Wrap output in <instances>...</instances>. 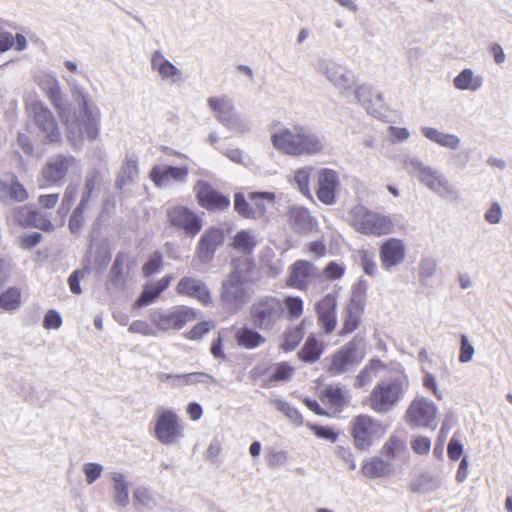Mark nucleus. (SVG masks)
<instances>
[{"instance_id": "obj_62", "label": "nucleus", "mask_w": 512, "mask_h": 512, "mask_svg": "<svg viewBox=\"0 0 512 512\" xmlns=\"http://www.w3.org/2000/svg\"><path fill=\"white\" fill-rule=\"evenodd\" d=\"M293 373H294V369L286 362H282L277 365L274 373L271 376V380H273V381L289 380L292 377Z\"/></svg>"}, {"instance_id": "obj_30", "label": "nucleus", "mask_w": 512, "mask_h": 512, "mask_svg": "<svg viewBox=\"0 0 512 512\" xmlns=\"http://www.w3.org/2000/svg\"><path fill=\"white\" fill-rule=\"evenodd\" d=\"M421 133L431 142L450 150H457L461 144V139L457 135L444 133L433 127L423 126Z\"/></svg>"}, {"instance_id": "obj_18", "label": "nucleus", "mask_w": 512, "mask_h": 512, "mask_svg": "<svg viewBox=\"0 0 512 512\" xmlns=\"http://www.w3.org/2000/svg\"><path fill=\"white\" fill-rule=\"evenodd\" d=\"M169 223L186 235L194 237L202 229V218L185 206L169 207L166 211Z\"/></svg>"}, {"instance_id": "obj_53", "label": "nucleus", "mask_w": 512, "mask_h": 512, "mask_svg": "<svg viewBox=\"0 0 512 512\" xmlns=\"http://www.w3.org/2000/svg\"><path fill=\"white\" fill-rule=\"evenodd\" d=\"M359 260L364 272L369 276H375L378 272L377 263L374 260V254L368 250L359 252Z\"/></svg>"}, {"instance_id": "obj_5", "label": "nucleus", "mask_w": 512, "mask_h": 512, "mask_svg": "<svg viewBox=\"0 0 512 512\" xmlns=\"http://www.w3.org/2000/svg\"><path fill=\"white\" fill-rule=\"evenodd\" d=\"M349 224L360 234L380 237L394 230V222L389 215L373 211L362 204L353 206L349 212Z\"/></svg>"}, {"instance_id": "obj_3", "label": "nucleus", "mask_w": 512, "mask_h": 512, "mask_svg": "<svg viewBox=\"0 0 512 512\" xmlns=\"http://www.w3.org/2000/svg\"><path fill=\"white\" fill-rule=\"evenodd\" d=\"M231 271L222 281L220 301L229 313H237L252 296L249 278V263L246 260L233 259Z\"/></svg>"}, {"instance_id": "obj_35", "label": "nucleus", "mask_w": 512, "mask_h": 512, "mask_svg": "<svg viewBox=\"0 0 512 512\" xmlns=\"http://www.w3.org/2000/svg\"><path fill=\"white\" fill-rule=\"evenodd\" d=\"M314 167L307 165L300 167L291 172L288 177V182L294 185L298 191L307 198H311L310 182Z\"/></svg>"}, {"instance_id": "obj_25", "label": "nucleus", "mask_w": 512, "mask_h": 512, "mask_svg": "<svg viewBox=\"0 0 512 512\" xmlns=\"http://www.w3.org/2000/svg\"><path fill=\"white\" fill-rule=\"evenodd\" d=\"M336 307V298L331 294H327L316 304L318 322L326 334L332 333L336 327Z\"/></svg>"}, {"instance_id": "obj_23", "label": "nucleus", "mask_w": 512, "mask_h": 512, "mask_svg": "<svg viewBox=\"0 0 512 512\" xmlns=\"http://www.w3.org/2000/svg\"><path fill=\"white\" fill-rule=\"evenodd\" d=\"M224 236L221 230L211 228L207 230L198 242L196 249L197 258L203 263H209L214 258L217 248L222 245Z\"/></svg>"}, {"instance_id": "obj_7", "label": "nucleus", "mask_w": 512, "mask_h": 512, "mask_svg": "<svg viewBox=\"0 0 512 512\" xmlns=\"http://www.w3.org/2000/svg\"><path fill=\"white\" fill-rule=\"evenodd\" d=\"M185 436L182 419L173 410L158 407L154 420V437L163 445H175Z\"/></svg>"}, {"instance_id": "obj_8", "label": "nucleus", "mask_w": 512, "mask_h": 512, "mask_svg": "<svg viewBox=\"0 0 512 512\" xmlns=\"http://www.w3.org/2000/svg\"><path fill=\"white\" fill-rule=\"evenodd\" d=\"M283 315L284 305L277 297H261L250 306L251 322L262 331L273 330Z\"/></svg>"}, {"instance_id": "obj_4", "label": "nucleus", "mask_w": 512, "mask_h": 512, "mask_svg": "<svg viewBox=\"0 0 512 512\" xmlns=\"http://www.w3.org/2000/svg\"><path fill=\"white\" fill-rule=\"evenodd\" d=\"M402 163L409 175L439 198L449 202L460 199L459 190L440 170L426 165L417 157H405Z\"/></svg>"}, {"instance_id": "obj_64", "label": "nucleus", "mask_w": 512, "mask_h": 512, "mask_svg": "<svg viewBox=\"0 0 512 512\" xmlns=\"http://www.w3.org/2000/svg\"><path fill=\"white\" fill-rule=\"evenodd\" d=\"M102 180L100 171L94 169L87 173L83 190L93 193L99 187Z\"/></svg>"}, {"instance_id": "obj_63", "label": "nucleus", "mask_w": 512, "mask_h": 512, "mask_svg": "<svg viewBox=\"0 0 512 512\" xmlns=\"http://www.w3.org/2000/svg\"><path fill=\"white\" fill-rule=\"evenodd\" d=\"M129 332L135 333V334H141L144 336H155L156 332L155 330L145 321L136 320L133 321L129 328Z\"/></svg>"}, {"instance_id": "obj_20", "label": "nucleus", "mask_w": 512, "mask_h": 512, "mask_svg": "<svg viewBox=\"0 0 512 512\" xmlns=\"http://www.w3.org/2000/svg\"><path fill=\"white\" fill-rule=\"evenodd\" d=\"M194 191L199 204L207 210H225L230 206L229 198L217 192L206 181H198Z\"/></svg>"}, {"instance_id": "obj_44", "label": "nucleus", "mask_w": 512, "mask_h": 512, "mask_svg": "<svg viewBox=\"0 0 512 512\" xmlns=\"http://www.w3.org/2000/svg\"><path fill=\"white\" fill-rule=\"evenodd\" d=\"M234 208L238 214L248 219H256L261 217L265 211V207L255 210L245 199L242 193H236L234 196Z\"/></svg>"}, {"instance_id": "obj_61", "label": "nucleus", "mask_w": 512, "mask_h": 512, "mask_svg": "<svg viewBox=\"0 0 512 512\" xmlns=\"http://www.w3.org/2000/svg\"><path fill=\"white\" fill-rule=\"evenodd\" d=\"M437 270V263L430 258L422 259L419 263V276L421 279H428L432 277Z\"/></svg>"}, {"instance_id": "obj_11", "label": "nucleus", "mask_w": 512, "mask_h": 512, "mask_svg": "<svg viewBox=\"0 0 512 512\" xmlns=\"http://www.w3.org/2000/svg\"><path fill=\"white\" fill-rule=\"evenodd\" d=\"M71 170H80V162L74 156L56 154L49 157L40 172V187L62 186Z\"/></svg>"}, {"instance_id": "obj_57", "label": "nucleus", "mask_w": 512, "mask_h": 512, "mask_svg": "<svg viewBox=\"0 0 512 512\" xmlns=\"http://www.w3.org/2000/svg\"><path fill=\"white\" fill-rule=\"evenodd\" d=\"M503 210L499 202L494 201L484 214V219L489 224L496 225L502 221Z\"/></svg>"}, {"instance_id": "obj_48", "label": "nucleus", "mask_w": 512, "mask_h": 512, "mask_svg": "<svg viewBox=\"0 0 512 512\" xmlns=\"http://www.w3.org/2000/svg\"><path fill=\"white\" fill-rule=\"evenodd\" d=\"M77 195V186L75 184L67 185L63 193L61 204L58 208V214L62 215V217H65L70 211L72 205L74 204Z\"/></svg>"}, {"instance_id": "obj_42", "label": "nucleus", "mask_w": 512, "mask_h": 512, "mask_svg": "<svg viewBox=\"0 0 512 512\" xmlns=\"http://www.w3.org/2000/svg\"><path fill=\"white\" fill-rule=\"evenodd\" d=\"M361 309L358 304L351 302L343 311V328L341 334H349L357 329L360 322Z\"/></svg>"}, {"instance_id": "obj_60", "label": "nucleus", "mask_w": 512, "mask_h": 512, "mask_svg": "<svg viewBox=\"0 0 512 512\" xmlns=\"http://www.w3.org/2000/svg\"><path fill=\"white\" fill-rule=\"evenodd\" d=\"M84 212V210L77 207L73 210L69 220V230L71 233L78 234L83 228L85 222Z\"/></svg>"}, {"instance_id": "obj_13", "label": "nucleus", "mask_w": 512, "mask_h": 512, "mask_svg": "<svg viewBox=\"0 0 512 512\" xmlns=\"http://www.w3.org/2000/svg\"><path fill=\"white\" fill-rule=\"evenodd\" d=\"M195 318V311L186 306H175L168 310L153 309L149 314L152 324L163 332L180 330Z\"/></svg>"}, {"instance_id": "obj_59", "label": "nucleus", "mask_w": 512, "mask_h": 512, "mask_svg": "<svg viewBox=\"0 0 512 512\" xmlns=\"http://www.w3.org/2000/svg\"><path fill=\"white\" fill-rule=\"evenodd\" d=\"M89 273L88 268L75 270L68 278V285L73 294L79 295L82 290L80 287V280Z\"/></svg>"}, {"instance_id": "obj_16", "label": "nucleus", "mask_w": 512, "mask_h": 512, "mask_svg": "<svg viewBox=\"0 0 512 512\" xmlns=\"http://www.w3.org/2000/svg\"><path fill=\"white\" fill-rule=\"evenodd\" d=\"M316 180L317 199L325 205H334L341 186L339 173L334 169L321 168L317 172Z\"/></svg>"}, {"instance_id": "obj_17", "label": "nucleus", "mask_w": 512, "mask_h": 512, "mask_svg": "<svg viewBox=\"0 0 512 512\" xmlns=\"http://www.w3.org/2000/svg\"><path fill=\"white\" fill-rule=\"evenodd\" d=\"M437 407L433 401L424 397L415 398L406 411L407 422L415 427L434 428Z\"/></svg>"}, {"instance_id": "obj_54", "label": "nucleus", "mask_w": 512, "mask_h": 512, "mask_svg": "<svg viewBox=\"0 0 512 512\" xmlns=\"http://www.w3.org/2000/svg\"><path fill=\"white\" fill-rule=\"evenodd\" d=\"M161 293L162 291L159 290L155 283L149 284L144 288L135 305L138 307L146 306L152 303Z\"/></svg>"}, {"instance_id": "obj_9", "label": "nucleus", "mask_w": 512, "mask_h": 512, "mask_svg": "<svg viewBox=\"0 0 512 512\" xmlns=\"http://www.w3.org/2000/svg\"><path fill=\"white\" fill-rule=\"evenodd\" d=\"M314 68L317 73L324 76L346 98L351 96L356 85L354 73L347 67L329 58L317 59Z\"/></svg>"}, {"instance_id": "obj_36", "label": "nucleus", "mask_w": 512, "mask_h": 512, "mask_svg": "<svg viewBox=\"0 0 512 512\" xmlns=\"http://www.w3.org/2000/svg\"><path fill=\"white\" fill-rule=\"evenodd\" d=\"M257 237L251 230H241L235 234L230 243L241 254H250L257 245Z\"/></svg>"}, {"instance_id": "obj_58", "label": "nucleus", "mask_w": 512, "mask_h": 512, "mask_svg": "<svg viewBox=\"0 0 512 512\" xmlns=\"http://www.w3.org/2000/svg\"><path fill=\"white\" fill-rule=\"evenodd\" d=\"M461 346H460V355L459 361L461 363H468L473 359L475 354V349L473 345L469 342L468 337L465 334H462L460 337Z\"/></svg>"}, {"instance_id": "obj_27", "label": "nucleus", "mask_w": 512, "mask_h": 512, "mask_svg": "<svg viewBox=\"0 0 512 512\" xmlns=\"http://www.w3.org/2000/svg\"><path fill=\"white\" fill-rule=\"evenodd\" d=\"M287 222L290 228L297 233H308L316 225V219L310 214L309 210L303 206H291L286 212Z\"/></svg>"}, {"instance_id": "obj_31", "label": "nucleus", "mask_w": 512, "mask_h": 512, "mask_svg": "<svg viewBox=\"0 0 512 512\" xmlns=\"http://www.w3.org/2000/svg\"><path fill=\"white\" fill-rule=\"evenodd\" d=\"M113 482V501L119 507H126L129 504V482L122 472L112 471L108 474Z\"/></svg>"}, {"instance_id": "obj_50", "label": "nucleus", "mask_w": 512, "mask_h": 512, "mask_svg": "<svg viewBox=\"0 0 512 512\" xmlns=\"http://www.w3.org/2000/svg\"><path fill=\"white\" fill-rule=\"evenodd\" d=\"M36 210L31 206L25 205L13 210V219L22 227H30Z\"/></svg>"}, {"instance_id": "obj_10", "label": "nucleus", "mask_w": 512, "mask_h": 512, "mask_svg": "<svg viewBox=\"0 0 512 512\" xmlns=\"http://www.w3.org/2000/svg\"><path fill=\"white\" fill-rule=\"evenodd\" d=\"M363 340L355 337L332 355L325 358L326 371L330 376H337L347 372L351 367L359 364L364 358Z\"/></svg>"}, {"instance_id": "obj_29", "label": "nucleus", "mask_w": 512, "mask_h": 512, "mask_svg": "<svg viewBox=\"0 0 512 512\" xmlns=\"http://www.w3.org/2000/svg\"><path fill=\"white\" fill-rule=\"evenodd\" d=\"M315 275L316 269L312 263L305 260H298L291 267L287 284L293 288L304 290L309 280Z\"/></svg>"}, {"instance_id": "obj_15", "label": "nucleus", "mask_w": 512, "mask_h": 512, "mask_svg": "<svg viewBox=\"0 0 512 512\" xmlns=\"http://www.w3.org/2000/svg\"><path fill=\"white\" fill-rule=\"evenodd\" d=\"M36 126L39 128L44 141L56 143L61 140V133L52 112L41 102H33L28 107Z\"/></svg>"}, {"instance_id": "obj_2", "label": "nucleus", "mask_w": 512, "mask_h": 512, "mask_svg": "<svg viewBox=\"0 0 512 512\" xmlns=\"http://www.w3.org/2000/svg\"><path fill=\"white\" fill-rule=\"evenodd\" d=\"M272 146L289 156H312L326 149L325 138L302 125H279L271 133Z\"/></svg>"}, {"instance_id": "obj_49", "label": "nucleus", "mask_w": 512, "mask_h": 512, "mask_svg": "<svg viewBox=\"0 0 512 512\" xmlns=\"http://www.w3.org/2000/svg\"><path fill=\"white\" fill-rule=\"evenodd\" d=\"M6 190H8L7 199L11 198L16 202H24L28 199L27 190L16 177H13L10 183L7 182Z\"/></svg>"}, {"instance_id": "obj_24", "label": "nucleus", "mask_w": 512, "mask_h": 512, "mask_svg": "<svg viewBox=\"0 0 512 512\" xmlns=\"http://www.w3.org/2000/svg\"><path fill=\"white\" fill-rule=\"evenodd\" d=\"M176 291L180 295L193 297L204 305H209L212 302L211 294L206 284L195 277H183L178 282Z\"/></svg>"}, {"instance_id": "obj_45", "label": "nucleus", "mask_w": 512, "mask_h": 512, "mask_svg": "<svg viewBox=\"0 0 512 512\" xmlns=\"http://www.w3.org/2000/svg\"><path fill=\"white\" fill-rule=\"evenodd\" d=\"M383 364L378 359H373L369 362L368 365L364 367L357 375L355 380V387L362 388L372 382V380L376 377V374L379 370L383 368Z\"/></svg>"}, {"instance_id": "obj_51", "label": "nucleus", "mask_w": 512, "mask_h": 512, "mask_svg": "<svg viewBox=\"0 0 512 512\" xmlns=\"http://www.w3.org/2000/svg\"><path fill=\"white\" fill-rule=\"evenodd\" d=\"M302 338L303 332L300 327H295L291 330H288L284 334V340L281 344V349L286 352L293 351L301 342Z\"/></svg>"}, {"instance_id": "obj_19", "label": "nucleus", "mask_w": 512, "mask_h": 512, "mask_svg": "<svg viewBox=\"0 0 512 512\" xmlns=\"http://www.w3.org/2000/svg\"><path fill=\"white\" fill-rule=\"evenodd\" d=\"M406 257V244L403 239L390 237L382 242L379 248L381 266L391 271L401 265Z\"/></svg>"}, {"instance_id": "obj_40", "label": "nucleus", "mask_w": 512, "mask_h": 512, "mask_svg": "<svg viewBox=\"0 0 512 512\" xmlns=\"http://www.w3.org/2000/svg\"><path fill=\"white\" fill-rule=\"evenodd\" d=\"M441 486V479L438 476L425 473L415 482L410 484V490L417 494H426L436 491Z\"/></svg>"}, {"instance_id": "obj_14", "label": "nucleus", "mask_w": 512, "mask_h": 512, "mask_svg": "<svg viewBox=\"0 0 512 512\" xmlns=\"http://www.w3.org/2000/svg\"><path fill=\"white\" fill-rule=\"evenodd\" d=\"M381 423L369 415H358L352 421L354 443L360 450H367L374 438L383 434Z\"/></svg>"}, {"instance_id": "obj_39", "label": "nucleus", "mask_w": 512, "mask_h": 512, "mask_svg": "<svg viewBox=\"0 0 512 512\" xmlns=\"http://www.w3.org/2000/svg\"><path fill=\"white\" fill-rule=\"evenodd\" d=\"M238 345L246 349H254L265 343V338L256 330L243 327L236 332Z\"/></svg>"}, {"instance_id": "obj_22", "label": "nucleus", "mask_w": 512, "mask_h": 512, "mask_svg": "<svg viewBox=\"0 0 512 512\" xmlns=\"http://www.w3.org/2000/svg\"><path fill=\"white\" fill-rule=\"evenodd\" d=\"M351 96H353V100L350 101L359 103L369 114L374 116L380 114L383 98L381 93L375 90L371 85L356 84L352 90Z\"/></svg>"}, {"instance_id": "obj_28", "label": "nucleus", "mask_w": 512, "mask_h": 512, "mask_svg": "<svg viewBox=\"0 0 512 512\" xmlns=\"http://www.w3.org/2000/svg\"><path fill=\"white\" fill-rule=\"evenodd\" d=\"M188 167H175V166H155L150 171V177L157 187L166 186L169 180L184 183L188 177Z\"/></svg>"}, {"instance_id": "obj_38", "label": "nucleus", "mask_w": 512, "mask_h": 512, "mask_svg": "<svg viewBox=\"0 0 512 512\" xmlns=\"http://www.w3.org/2000/svg\"><path fill=\"white\" fill-rule=\"evenodd\" d=\"M322 352L323 348L319 340L309 336L297 355L305 363H314L319 360Z\"/></svg>"}, {"instance_id": "obj_46", "label": "nucleus", "mask_w": 512, "mask_h": 512, "mask_svg": "<svg viewBox=\"0 0 512 512\" xmlns=\"http://www.w3.org/2000/svg\"><path fill=\"white\" fill-rule=\"evenodd\" d=\"M21 293L16 287H10L0 294V308L7 311H14L20 307Z\"/></svg>"}, {"instance_id": "obj_52", "label": "nucleus", "mask_w": 512, "mask_h": 512, "mask_svg": "<svg viewBox=\"0 0 512 512\" xmlns=\"http://www.w3.org/2000/svg\"><path fill=\"white\" fill-rule=\"evenodd\" d=\"M104 467L100 463L87 462L82 466V471L85 475V481L88 485L93 484L99 479L103 473Z\"/></svg>"}, {"instance_id": "obj_1", "label": "nucleus", "mask_w": 512, "mask_h": 512, "mask_svg": "<svg viewBox=\"0 0 512 512\" xmlns=\"http://www.w3.org/2000/svg\"><path fill=\"white\" fill-rule=\"evenodd\" d=\"M71 96L78 107L77 113L71 117L61 116L66 124L67 139L73 148H81L84 141H95L100 132L101 112L91 100L88 92L80 86L76 79L65 78Z\"/></svg>"}, {"instance_id": "obj_12", "label": "nucleus", "mask_w": 512, "mask_h": 512, "mask_svg": "<svg viewBox=\"0 0 512 512\" xmlns=\"http://www.w3.org/2000/svg\"><path fill=\"white\" fill-rule=\"evenodd\" d=\"M207 104L216 120L229 130L241 134L250 130L249 123L237 113L233 101L228 96L209 97Z\"/></svg>"}, {"instance_id": "obj_37", "label": "nucleus", "mask_w": 512, "mask_h": 512, "mask_svg": "<svg viewBox=\"0 0 512 512\" xmlns=\"http://www.w3.org/2000/svg\"><path fill=\"white\" fill-rule=\"evenodd\" d=\"M138 177V162L135 159H126L118 173L115 186L117 189H124L133 183Z\"/></svg>"}, {"instance_id": "obj_55", "label": "nucleus", "mask_w": 512, "mask_h": 512, "mask_svg": "<svg viewBox=\"0 0 512 512\" xmlns=\"http://www.w3.org/2000/svg\"><path fill=\"white\" fill-rule=\"evenodd\" d=\"M110 280L114 285H122L124 283V260L117 256L110 270Z\"/></svg>"}, {"instance_id": "obj_43", "label": "nucleus", "mask_w": 512, "mask_h": 512, "mask_svg": "<svg viewBox=\"0 0 512 512\" xmlns=\"http://www.w3.org/2000/svg\"><path fill=\"white\" fill-rule=\"evenodd\" d=\"M407 452L406 444L397 436H391L383 445L381 453L389 460L401 459Z\"/></svg>"}, {"instance_id": "obj_34", "label": "nucleus", "mask_w": 512, "mask_h": 512, "mask_svg": "<svg viewBox=\"0 0 512 512\" xmlns=\"http://www.w3.org/2000/svg\"><path fill=\"white\" fill-rule=\"evenodd\" d=\"M361 472L365 477L375 479L391 475L394 467L389 461L374 457L364 462Z\"/></svg>"}, {"instance_id": "obj_33", "label": "nucleus", "mask_w": 512, "mask_h": 512, "mask_svg": "<svg viewBox=\"0 0 512 512\" xmlns=\"http://www.w3.org/2000/svg\"><path fill=\"white\" fill-rule=\"evenodd\" d=\"M323 401L335 412H342L350 402L348 391L339 386L329 385L322 393Z\"/></svg>"}, {"instance_id": "obj_6", "label": "nucleus", "mask_w": 512, "mask_h": 512, "mask_svg": "<svg viewBox=\"0 0 512 512\" xmlns=\"http://www.w3.org/2000/svg\"><path fill=\"white\" fill-rule=\"evenodd\" d=\"M407 388L408 379L405 375L382 380L372 389L368 404L376 413L385 414L404 397Z\"/></svg>"}, {"instance_id": "obj_47", "label": "nucleus", "mask_w": 512, "mask_h": 512, "mask_svg": "<svg viewBox=\"0 0 512 512\" xmlns=\"http://www.w3.org/2000/svg\"><path fill=\"white\" fill-rule=\"evenodd\" d=\"M271 403L275 405L278 411L283 413L285 417L295 425L302 424V416L298 410L292 407L288 402L281 399H272Z\"/></svg>"}, {"instance_id": "obj_32", "label": "nucleus", "mask_w": 512, "mask_h": 512, "mask_svg": "<svg viewBox=\"0 0 512 512\" xmlns=\"http://www.w3.org/2000/svg\"><path fill=\"white\" fill-rule=\"evenodd\" d=\"M484 78L471 68L463 69L453 80V85L461 91L477 92L481 89Z\"/></svg>"}, {"instance_id": "obj_41", "label": "nucleus", "mask_w": 512, "mask_h": 512, "mask_svg": "<svg viewBox=\"0 0 512 512\" xmlns=\"http://www.w3.org/2000/svg\"><path fill=\"white\" fill-rule=\"evenodd\" d=\"M132 501L136 508L146 510H153L158 504L154 493L143 486L133 491Z\"/></svg>"}, {"instance_id": "obj_56", "label": "nucleus", "mask_w": 512, "mask_h": 512, "mask_svg": "<svg viewBox=\"0 0 512 512\" xmlns=\"http://www.w3.org/2000/svg\"><path fill=\"white\" fill-rule=\"evenodd\" d=\"M285 306L291 319H297L303 313V301L299 297L288 296L285 299Z\"/></svg>"}, {"instance_id": "obj_26", "label": "nucleus", "mask_w": 512, "mask_h": 512, "mask_svg": "<svg viewBox=\"0 0 512 512\" xmlns=\"http://www.w3.org/2000/svg\"><path fill=\"white\" fill-rule=\"evenodd\" d=\"M36 82L46 94L53 106L58 110L60 116H63L64 102L61 93V86L57 78L51 73H40L36 76Z\"/></svg>"}, {"instance_id": "obj_21", "label": "nucleus", "mask_w": 512, "mask_h": 512, "mask_svg": "<svg viewBox=\"0 0 512 512\" xmlns=\"http://www.w3.org/2000/svg\"><path fill=\"white\" fill-rule=\"evenodd\" d=\"M151 69L166 83L177 84L184 81L183 72L171 63L161 51L156 50L151 55Z\"/></svg>"}]
</instances>
